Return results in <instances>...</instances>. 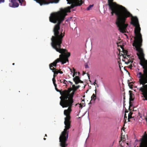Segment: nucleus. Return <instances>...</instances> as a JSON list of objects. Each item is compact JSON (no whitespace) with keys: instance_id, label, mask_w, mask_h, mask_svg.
<instances>
[{"instance_id":"nucleus-1","label":"nucleus","mask_w":147,"mask_h":147,"mask_svg":"<svg viewBox=\"0 0 147 147\" xmlns=\"http://www.w3.org/2000/svg\"><path fill=\"white\" fill-rule=\"evenodd\" d=\"M68 10L66 9H61L60 10L57 12L52 13L49 17V20L51 22L57 24L54 26L53 32L54 36H53L51 38V45L52 47L57 51L61 54L59 55V58L55 60L53 63L49 65V67L51 69H52L53 67H56L57 64L59 62H61L62 64L65 63L68 61V57L70 56V53H67L66 49L61 48L63 38L65 36V32H63L62 28H60L61 23L64 20L67 13Z\"/></svg>"},{"instance_id":"nucleus-2","label":"nucleus","mask_w":147,"mask_h":147,"mask_svg":"<svg viewBox=\"0 0 147 147\" xmlns=\"http://www.w3.org/2000/svg\"><path fill=\"white\" fill-rule=\"evenodd\" d=\"M131 24L135 27L134 42L132 45L135 47L136 50L138 53L137 54L140 59V64L142 67L143 73L141 72L137 73V77L139 78V82L140 84L143 85V87L139 88V90L142 92L145 100H147V60L144 57V55L143 49L141 48L142 46V38L140 33V28L138 20L136 17L133 18L131 19Z\"/></svg>"},{"instance_id":"nucleus-3","label":"nucleus","mask_w":147,"mask_h":147,"mask_svg":"<svg viewBox=\"0 0 147 147\" xmlns=\"http://www.w3.org/2000/svg\"><path fill=\"white\" fill-rule=\"evenodd\" d=\"M72 90L71 88H69L67 90H65L60 92L61 96L60 97L61 101L60 105L63 107H68L67 109L65 110L64 111V115L66 116L65 118L64 122L65 125V129L62 132L59 137V142L66 143L68 137L69 131L68 130L71 127V117L70 115L71 111L72 105H74L73 99L75 92H73L70 94Z\"/></svg>"},{"instance_id":"nucleus-4","label":"nucleus","mask_w":147,"mask_h":147,"mask_svg":"<svg viewBox=\"0 0 147 147\" xmlns=\"http://www.w3.org/2000/svg\"><path fill=\"white\" fill-rule=\"evenodd\" d=\"M113 0H108L109 8L111 11V16L115 14L117 17L115 23L119 30L122 33H125L128 25L125 24L126 19L128 17H132V15L124 7L119 5L113 3Z\"/></svg>"},{"instance_id":"nucleus-5","label":"nucleus","mask_w":147,"mask_h":147,"mask_svg":"<svg viewBox=\"0 0 147 147\" xmlns=\"http://www.w3.org/2000/svg\"><path fill=\"white\" fill-rule=\"evenodd\" d=\"M59 0H44L45 1H41V4L39 3L40 5L48 4L50 3H57ZM67 3L71 4L70 7V8L72 9L75 7L80 6L82 4L83 2L82 0H67Z\"/></svg>"},{"instance_id":"nucleus-6","label":"nucleus","mask_w":147,"mask_h":147,"mask_svg":"<svg viewBox=\"0 0 147 147\" xmlns=\"http://www.w3.org/2000/svg\"><path fill=\"white\" fill-rule=\"evenodd\" d=\"M121 47L124 53V54L123 55V59H122V61L125 62V63L127 65L130 64V65L128 66V67L131 69L133 67V65L132 64L133 62V59H130L129 55H127V51L125 50L122 47Z\"/></svg>"},{"instance_id":"nucleus-7","label":"nucleus","mask_w":147,"mask_h":147,"mask_svg":"<svg viewBox=\"0 0 147 147\" xmlns=\"http://www.w3.org/2000/svg\"><path fill=\"white\" fill-rule=\"evenodd\" d=\"M10 3L9 4L10 7H17L19 6V4L17 2V0H9Z\"/></svg>"},{"instance_id":"nucleus-8","label":"nucleus","mask_w":147,"mask_h":147,"mask_svg":"<svg viewBox=\"0 0 147 147\" xmlns=\"http://www.w3.org/2000/svg\"><path fill=\"white\" fill-rule=\"evenodd\" d=\"M96 80H95L94 82L92 83V85H95V94H92V100H95V99H96V86L97 87H99V85L97 84V83L96 82Z\"/></svg>"},{"instance_id":"nucleus-9","label":"nucleus","mask_w":147,"mask_h":147,"mask_svg":"<svg viewBox=\"0 0 147 147\" xmlns=\"http://www.w3.org/2000/svg\"><path fill=\"white\" fill-rule=\"evenodd\" d=\"M73 80L75 82V84H77L79 83H82L83 82L81 81L78 76H76V77L73 78Z\"/></svg>"},{"instance_id":"nucleus-10","label":"nucleus","mask_w":147,"mask_h":147,"mask_svg":"<svg viewBox=\"0 0 147 147\" xmlns=\"http://www.w3.org/2000/svg\"><path fill=\"white\" fill-rule=\"evenodd\" d=\"M51 70L54 72L53 77H55L57 76V75L59 73V70L57 69H56L54 67H53L52 68V69Z\"/></svg>"},{"instance_id":"nucleus-11","label":"nucleus","mask_w":147,"mask_h":147,"mask_svg":"<svg viewBox=\"0 0 147 147\" xmlns=\"http://www.w3.org/2000/svg\"><path fill=\"white\" fill-rule=\"evenodd\" d=\"M132 91H129V101H133L134 100V95L132 93Z\"/></svg>"},{"instance_id":"nucleus-12","label":"nucleus","mask_w":147,"mask_h":147,"mask_svg":"<svg viewBox=\"0 0 147 147\" xmlns=\"http://www.w3.org/2000/svg\"><path fill=\"white\" fill-rule=\"evenodd\" d=\"M80 87V86H75V85H72V90L73 91H74V92H76V91L78 89L79 87Z\"/></svg>"},{"instance_id":"nucleus-13","label":"nucleus","mask_w":147,"mask_h":147,"mask_svg":"<svg viewBox=\"0 0 147 147\" xmlns=\"http://www.w3.org/2000/svg\"><path fill=\"white\" fill-rule=\"evenodd\" d=\"M20 5L22 6H25L26 5V2L24 0H18Z\"/></svg>"},{"instance_id":"nucleus-14","label":"nucleus","mask_w":147,"mask_h":147,"mask_svg":"<svg viewBox=\"0 0 147 147\" xmlns=\"http://www.w3.org/2000/svg\"><path fill=\"white\" fill-rule=\"evenodd\" d=\"M60 142V146L61 147H66L67 146L66 143L63 142Z\"/></svg>"},{"instance_id":"nucleus-15","label":"nucleus","mask_w":147,"mask_h":147,"mask_svg":"<svg viewBox=\"0 0 147 147\" xmlns=\"http://www.w3.org/2000/svg\"><path fill=\"white\" fill-rule=\"evenodd\" d=\"M125 138H124V137H123L122 136H121V140L119 141V144H121V141H122L123 142H124V141H125Z\"/></svg>"},{"instance_id":"nucleus-16","label":"nucleus","mask_w":147,"mask_h":147,"mask_svg":"<svg viewBox=\"0 0 147 147\" xmlns=\"http://www.w3.org/2000/svg\"><path fill=\"white\" fill-rule=\"evenodd\" d=\"M73 72H74V74L73 75V77H74L75 75H77V72H76V70L74 68H73Z\"/></svg>"},{"instance_id":"nucleus-17","label":"nucleus","mask_w":147,"mask_h":147,"mask_svg":"<svg viewBox=\"0 0 147 147\" xmlns=\"http://www.w3.org/2000/svg\"><path fill=\"white\" fill-rule=\"evenodd\" d=\"M55 77H53V79H52L53 83V84H54V86H56V84L55 83L56 80L55 79Z\"/></svg>"},{"instance_id":"nucleus-18","label":"nucleus","mask_w":147,"mask_h":147,"mask_svg":"<svg viewBox=\"0 0 147 147\" xmlns=\"http://www.w3.org/2000/svg\"><path fill=\"white\" fill-rule=\"evenodd\" d=\"M133 82H129L128 83V85L130 88L132 89L133 88Z\"/></svg>"},{"instance_id":"nucleus-19","label":"nucleus","mask_w":147,"mask_h":147,"mask_svg":"<svg viewBox=\"0 0 147 147\" xmlns=\"http://www.w3.org/2000/svg\"><path fill=\"white\" fill-rule=\"evenodd\" d=\"M132 114H133V113L132 112H130L129 113L128 115V117H129V119H131L132 117Z\"/></svg>"},{"instance_id":"nucleus-20","label":"nucleus","mask_w":147,"mask_h":147,"mask_svg":"<svg viewBox=\"0 0 147 147\" xmlns=\"http://www.w3.org/2000/svg\"><path fill=\"white\" fill-rule=\"evenodd\" d=\"M34 1H36V2L39 3H41V1H45L44 0H34Z\"/></svg>"},{"instance_id":"nucleus-21","label":"nucleus","mask_w":147,"mask_h":147,"mask_svg":"<svg viewBox=\"0 0 147 147\" xmlns=\"http://www.w3.org/2000/svg\"><path fill=\"white\" fill-rule=\"evenodd\" d=\"M129 110H131V109H130V107H132V103L131 102V101H129Z\"/></svg>"},{"instance_id":"nucleus-22","label":"nucleus","mask_w":147,"mask_h":147,"mask_svg":"<svg viewBox=\"0 0 147 147\" xmlns=\"http://www.w3.org/2000/svg\"><path fill=\"white\" fill-rule=\"evenodd\" d=\"M92 7V5H90L89 7H88L87 8V10H89L90 9V8Z\"/></svg>"},{"instance_id":"nucleus-23","label":"nucleus","mask_w":147,"mask_h":147,"mask_svg":"<svg viewBox=\"0 0 147 147\" xmlns=\"http://www.w3.org/2000/svg\"><path fill=\"white\" fill-rule=\"evenodd\" d=\"M127 118V117L126 116V113H125L124 116V119L125 120V121H126Z\"/></svg>"},{"instance_id":"nucleus-24","label":"nucleus","mask_w":147,"mask_h":147,"mask_svg":"<svg viewBox=\"0 0 147 147\" xmlns=\"http://www.w3.org/2000/svg\"><path fill=\"white\" fill-rule=\"evenodd\" d=\"M67 82V81H66V80H63V83H64V84H65V85H67V84H66V82Z\"/></svg>"},{"instance_id":"nucleus-25","label":"nucleus","mask_w":147,"mask_h":147,"mask_svg":"<svg viewBox=\"0 0 147 147\" xmlns=\"http://www.w3.org/2000/svg\"><path fill=\"white\" fill-rule=\"evenodd\" d=\"M55 89H56V90L57 91V92H59V90L57 88V85H56V86H55Z\"/></svg>"},{"instance_id":"nucleus-26","label":"nucleus","mask_w":147,"mask_h":147,"mask_svg":"<svg viewBox=\"0 0 147 147\" xmlns=\"http://www.w3.org/2000/svg\"><path fill=\"white\" fill-rule=\"evenodd\" d=\"M5 1V0H0V3H4Z\"/></svg>"},{"instance_id":"nucleus-27","label":"nucleus","mask_w":147,"mask_h":147,"mask_svg":"<svg viewBox=\"0 0 147 147\" xmlns=\"http://www.w3.org/2000/svg\"><path fill=\"white\" fill-rule=\"evenodd\" d=\"M119 63V66L120 68L121 69V66L122 65V64L121 63H119V62H118Z\"/></svg>"},{"instance_id":"nucleus-28","label":"nucleus","mask_w":147,"mask_h":147,"mask_svg":"<svg viewBox=\"0 0 147 147\" xmlns=\"http://www.w3.org/2000/svg\"><path fill=\"white\" fill-rule=\"evenodd\" d=\"M85 68H87L88 67V65H87V64H85Z\"/></svg>"},{"instance_id":"nucleus-29","label":"nucleus","mask_w":147,"mask_h":147,"mask_svg":"<svg viewBox=\"0 0 147 147\" xmlns=\"http://www.w3.org/2000/svg\"><path fill=\"white\" fill-rule=\"evenodd\" d=\"M59 73L62 74L63 73V72L62 71H61L60 70V71H59Z\"/></svg>"},{"instance_id":"nucleus-30","label":"nucleus","mask_w":147,"mask_h":147,"mask_svg":"<svg viewBox=\"0 0 147 147\" xmlns=\"http://www.w3.org/2000/svg\"><path fill=\"white\" fill-rule=\"evenodd\" d=\"M69 82L70 83L71 85H72L73 84V83L72 82H71V81H69Z\"/></svg>"},{"instance_id":"nucleus-31","label":"nucleus","mask_w":147,"mask_h":147,"mask_svg":"<svg viewBox=\"0 0 147 147\" xmlns=\"http://www.w3.org/2000/svg\"><path fill=\"white\" fill-rule=\"evenodd\" d=\"M130 119H129V117H128V122H129V121H130Z\"/></svg>"},{"instance_id":"nucleus-32","label":"nucleus","mask_w":147,"mask_h":147,"mask_svg":"<svg viewBox=\"0 0 147 147\" xmlns=\"http://www.w3.org/2000/svg\"><path fill=\"white\" fill-rule=\"evenodd\" d=\"M124 100H125V96H123V98Z\"/></svg>"},{"instance_id":"nucleus-33","label":"nucleus","mask_w":147,"mask_h":147,"mask_svg":"<svg viewBox=\"0 0 147 147\" xmlns=\"http://www.w3.org/2000/svg\"><path fill=\"white\" fill-rule=\"evenodd\" d=\"M125 100H123V104H125Z\"/></svg>"},{"instance_id":"nucleus-34","label":"nucleus","mask_w":147,"mask_h":147,"mask_svg":"<svg viewBox=\"0 0 147 147\" xmlns=\"http://www.w3.org/2000/svg\"><path fill=\"white\" fill-rule=\"evenodd\" d=\"M128 111H125V113H128Z\"/></svg>"},{"instance_id":"nucleus-35","label":"nucleus","mask_w":147,"mask_h":147,"mask_svg":"<svg viewBox=\"0 0 147 147\" xmlns=\"http://www.w3.org/2000/svg\"><path fill=\"white\" fill-rule=\"evenodd\" d=\"M86 74V73H85V72H83V75H84V74Z\"/></svg>"},{"instance_id":"nucleus-36","label":"nucleus","mask_w":147,"mask_h":147,"mask_svg":"<svg viewBox=\"0 0 147 147\" xmlns=\"http://www.w3.org/2000/svg\"><path fill=\"white\" fill-rule=\"evenodd\" d=\"M91 100L90 101V103L92 101V96H91Z\"/></svg>"},{"instance_id":"nucleus-37","label":"nucleus","mask_w":147,"mask_h":147,"mask_svg":"<svg viewBox=\"0 0 147 147\" xmlns=\"http://www.w3.org/2000/svg\"><path fill=\"white\" fill-rule=\"evenodd\" d=\"M70 71H71V73H73V71H72V70L71 69H70Z\"/></svg>"},{"instance_id":"nucleus-38","label":"nucleus","mask_w":147,"mask_h":147,"mask_svg":"<svg viewBox=\"0 0 147 147\" xmlns=\"http://www.w3.org/2000/svg\"><path fill=\"white\" fill-rule=\"evenodd\" d=\"M43 139H44V140H46V138H44Z\"/></svg>"},{"instance_id":"nucleus-39","label":"nucleus","mask_w":147,"mask_h":147,"mask_svg":"<svg viewBox=\"0 0 147 147\" xmlns=\"http://www.w3.org/2000/svg\"><path fill=\"white\" fill-rule=\"evenodd\" d=\"M78 74L79 75L80 74V73L79 72H78Z\"/></svg>"},{"instance_id":"nucleus-40","label":"nucleus","mask_w":147,"mask_h":147,"mask_svg":"<svg viewBox=\"0 0 147 147\" xmlns=\"http://www.w3.org/2000/svg\"><path fill=\"white\" fill-rule=\"evenodd\" d=\"M45 136H47V135L46 134H45Z\"/></svg>"},{"instance_id":"nucleus-41","label":"nucleus","mask_w":147,"mask_h":147,"mask_svg":"<svg viewBox=\"0 0 147 147\" xmlns=\"http://www.w3.org/2000/svg\"><path fill=\"white\" fill-rule=\"evenodd\" d=\"M125 104H123V106H124L125 105Z\"/></svg>"},{"instance_id":"nucleus-42","label":"nucleus","mask_w":147,"mask_h":147,"mask_svg":"<svg viewBox=\"0 0 147 147\" xmlns=\"http://www.w3.org/2000/svg\"><path fill=\"white\" fill-rule=\"evenodd\" d=\"M60 82H63L61 81V80H60Z\"/></svg>"},{"instance_id":"nucleus-43","label":"nucleus","mask_w":147,"mask_h":147,"mask_svg":"<svg viewBox=\"0 0 147 147\" xmlns=\"http://www.w3.org/2000/svg\"><path fill=\"white\" fill-rule=\"evenodd\" d=\"M15 65V63H13V65Z\"/></svg>"},{"instance_id":"nucleus-44","label":"nucleus","mask_w":147,"mask_h":147,"mask_svg":"<svg viewBox=\"0 0 147 147\" xmlns=\"http://www.w3.org/2000/svg\"><path fill=\"white\" fill-rule=\"evenodd\" d=\"M92 7H93V4H92Z\"/></svg>"}]
</instances>
